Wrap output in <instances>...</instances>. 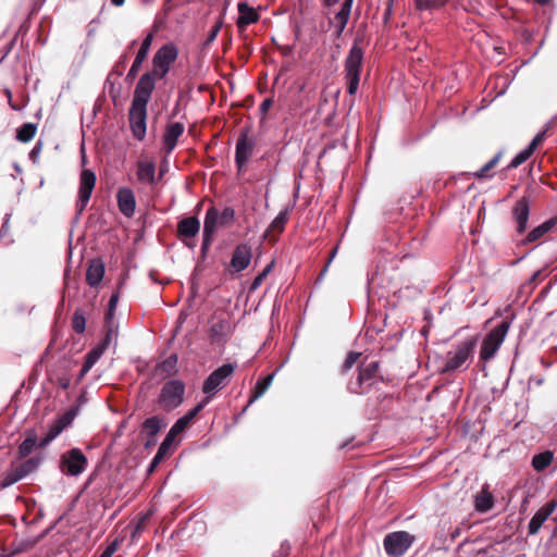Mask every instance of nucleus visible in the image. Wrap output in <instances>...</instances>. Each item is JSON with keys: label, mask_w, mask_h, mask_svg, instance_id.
<instances>
[{"label": "nucleus", "mask_w": 557, "mask_h": 557, "mask_svg": "<svg viewBox=\"0 0 557 557\" xmlns=\"http://www.w3.org/2000/svg\"><path fill=\"white\" fill-rule=\"evenodd\" d=\"M156 372L162 377L172 376L177 372V355L172 354L156 367Z\"/></svg>", "instance_id": "32"}, {"label": "nucleus", "mask_w": 557, "mask_h": 557, "mask_svg": "<svg viewBox=\"0 0 557 557\" xmlns=\"http://www.w3.org/2000/svg\"><path fill=\"white\" fill-rule=\"evenodd\" d=\"M125 2V0H111V3L115 7H121L123 5Z\"/></svg>", "instance_id": "62"}, {"label": "nucleus", "mask_w": 557, "mask_h": 557, "mask_svg": "<svg viewBox=\"0 0 557 557\" xmlns=\"http://www.w3.org/2000/svg\"><path fill=\"white\" fill-rule=\"evenodd\" d=\"M557 507L556 500H550L544 504L531 518L528 527L529 535H534L539 533L540 529L544 524V522L549 518V516L555 511Z\"/></svg>", "instance_id": "17"}, {"label": "nucleus", "mask_w": 557, "mask_h": 557, "mask_svg": "<svg viewBox=\"0 0 557 557\" xmlns=\"http://www.w3.org/2000/svg\"><path fill=\"white\" fill-rule=\"evenodd\" d=\"M336 252H337V247H335V248L332 250L331 256H330V258H329V261H327V263L325 264V267L322 269V271H321V273H320L319 277H323V276H324V274L326 273L327 268H329L330 263L332 262V260L334 259V257H335Z\"/></svg>", "instance_id": "56"}, {"label": "nucleus", "mask_w": 557, "mask_h": 557, "mask_svg": "<svg viewBox=\"0 0 557 557\" xmlns=\"http://www.w3.org/2000/svg\"><path fill=\"white\" fill-rule=\"evenodd\" d=\"M222 329H223V322L213 324L211 327V336L212 337L220 336Z\"/></svg>", "instance_id": "55"}, {"label": "nucleus", "mask_w": 557, "mask_h": 557, "mask_svg": "<svg viewBox=\"0 0 557 557\" xmlns=\"http://www.w3.org/2000/svg\"><path fill=\"white\" fill-rule=\"evenodd\" d=\"M554 460V453L552 450H545L536 454L532 457L531 465L537 472L544 471Z\"/></svg>", "instance_id": "34"}, {"label": "nucleus", "mask_w": 557, "mask_h": 557, "mask_svg": "<svg viewBox=\"0 0 557 557\" xmlns=\"http://www.w3.org/2000/svg\"><path fill=\"white\" fill-rule=\"evenodd\" d=\"M104 275V263L101 259H92L86 271V282L89 286H98Z\"/></svg>", "instance_id": "26"}, {"label": "nucleus", "mask_w": 557, "mask_h": 557, "mask_svg": "<svg viewBox=\"0 0 557 557\" xmlns=\"http://www.w3.org/2000/svg\"><path fill=\"white\" fill-rule=\"evenodd\" d=\"M476 346L478 336L468 337L453 345L451 349L446 354L442 372L453 373L467 370L474 358Z\"/></svg>", "instance_id": "1"}, {"label": "nucleus", "mask_w": 557, "mask_h": 557, "mask_svg": "<svg viewBox=\"0 0 557 557\" xmlns=\"http://www.w3.org/2000/svg\"><path fill=\"white\" fill-rule=\"evenodd\" d=\"M168 453V450L159 446L157 454L153 456L152 460L148 466V473H152L157 469V467L164 459Z\"/></svg>", "instance_id": "46"}, {"label": "nucleus", "mask_w": 557, "mask_h": 557, "mask_svg": "<svg viewBox=\"0 0 557 557\" xmlns=\"http://www.w3.org/2000/svg\"><path fill=\"white\" fill-rule=\"evenodd\" d=\"M235 219V210L233 208L226 207L224 210L220 213V224L225 225L233 222Z\"/></svg>", "instance_id": "48"}, {"label": "nucleus", "mask_w": 557, "mask_h": 557, "mask_svg": "<svg viewBox=\"0 0 557 557\" xmlns=\"http://www.w3.org/2000/svg\"><path fill=\"white\" fill-rule=\"evenodd\" d=\"M495 504L494 495L490 491L487 483L483 484L480 492L474 496V509L484 513L490 511Z\"/></svg>", "instance_id": "25"}, {"label": "nucleus", "mask_w": 557, "mask_h": 557, "mask_svg": "<svg viewBox=\"0 0 557 557\" xmlns=\"http://www.w3.org/2000/svg\"><path fill=\"white\" fill-rule=\"evenodd\" d=\"M536 3L541 4V5H545L547 4L550 0H534Z\"/></svg>", "instance_id": "63"}, {"label": "nucleus", "mask_w": 557, "mask_h": 557, "mask_svg": "<svg viewBox=\"0 0 557 557\" xmlns=\"http://www.w3.org/2000/svg\"><path fill=\"white\" fill-rule=\"evenodd\" d=\"M531 201L527 196L521 197L512 208V216L517 224V233L523 234L527 231L530 216Z\"/></svg>", "instance_id": "16"}, {"label": "nucleus", "mask_w": 557, "mask_h": 557, "mask_svg": "<svg viewBox=\"0 0 557 557\" xmlns=\"http://www.w3.org/2000/svg\"><path fill=\"white\" fill-rule=\"evenodd\" d=\"M251 247L247 244H239L235 247L231 265L236 272H242L248 268L251 261Z\"/></svg>", "instance_id": "19"}, {"label": "nucleus", "mask_w": 557, "mask_h": 557, "mask_svg": "<svg viewBox=\"0 0 557 557\" xmlns=\"http://www.w3.org/2000/svg\"><path fill=\"white\" fill-rule=\"evenodd\" d=\"M380 364L377 361H370L360 367L356 379L348 382L347 388L354 394H366L371 386L377 381Z\"/></svg>", "instance_id": "5"}, {"label": "nucleus", "mask_w": 557, "mask_h": 557, "mask_svg": "<svg viewBox=\"0 0 557 557\" xmlns=\"http://www.w3.org/2000/svg\"><path fill=\"white\" fill-rule=\"evenodd\" d=\"M136 176L141 184L154 186L157 184L154 161L149 159L139 160Z\"/></svg>", "instance_id": "21"}, {"label": "nucleus", "mask_w": 557, "mask_h": 557, "mask_svg": "<svg viewBox=\"0 0 557 557\" xmlns=\"http://www.w3.org/2000/svg\"><path fill=\"white\" fill-rule=\"evenodd\" d=\"M41 151V143H38L35 145V147L30 150L29 152V159L33 161V162H36L38 157H39V153Z\"/></svg>", "instance_id": "54"}, {"label": "nucleus", "mask_w": 557, "mask_h": 557, "mask_svg": "<svg viewBox=\"0 0 557 557\" xmlns=\"http://www.w3.org/2000/svg\"><path fill=\"white\" fill-rule=\"evenodd\" d=\"M500 158H502V152L499 151L487 163H485L479 171H476L473 175L479 180L492 177V174H490V171L498 163Z\"/></svg>", "instance_id": "39"}, {"label": "nucleus", "mask_w": 557, "mask_h": 557, "mask_svg": "<svg viewBox=\"0 0 557 557\" xmlns=\"http://www.w3.org/2000/svg\"><path fill=\"white\" fill-rule=\"evenodd\" d=\"M557 123V116L553 117L546 125V128L540 133H537L534 138L531 140L529 146L527 147L532 153L539 147V145L544 140L546 131L549 129L554 124Z\"/></svg>", "instance_id": "42"}, {"label": "nucleus", "mask_w": 557, "mask_h": 557, "mask_svg": "<svg viewBox=\"0 0 557 557\" xmlns=\"http://www.w3.org/2000/svg\"><path fill=\"white\" fill-rule=\"evenodd\" d=\"M354 0H344L341 10L335 14L331 24L334 28V37L339 38L347 26Z\"/></svg>", "instance_id": "20"}, {"label": "nucleus", "mask_w": 557, "mask_h": 557, "mask_svg": "<svg viewBox=\"0 0 557 557\" xmlns=\"http://www.w3.org/2000/svg\"><path fill=\"white\" fill-rule=\"evenodd\" d=\"M185 384L181 380L165 382L158 397V405L165 411H172L184 401Z\"/></svg>", "instance_id": "4"}, {"label": "nucleus", "mask_w": 557, "mask_h": 557, "mask_svg": "<svg viewBox=\"0 0 557 557\" xmlns=\"http://www.w3.org/2000/svg\"><path fill=\"white\" fill-rule=\"evenodd\" d=\"M509 327L510 322L504 320L486 334L480 348L481 360L486 362L495 357L506 338Z\"/></svg>", "instance_id": "3"}, {"label": "nucleus", "mask_w": 557, "mask_h": 557, "mask_svg": "<svg viewBox=\"0 0 557 557\" xmlns=\"http://www.w3.org/2000/svg\"><path fill=\"white\" fill-rule=\"evenodd\" d=\"M107 349L108 348H106L104 345L98 344L87 352L82 367V375H85L90 371V369L95 366V363L100 359Z\"/></svg>", "instance_id": "33"}, {"label": "nucleus", "mask_w": 557, "mask_h": 557, "mask_svg": "<svg viewBox=\"0 0 557 557\" xmlns=\"http://www.w3.org/2000/svg\"><path fill=\"white\" fill-rule=\"evenodd\" d=\"M117 546L119 540L115 539L102 550L99 557H112V555L116 552Z\"/></svg>", "instance_id": "51"}, {"label": "nucleus", "mask_w": 557, "mask_h": 557, "mask_svg": "<svg viewBox=\"0 0 557 557\" xmlns=\"http://www.w3.org/2000/svg\"><path fill=\"white\" fill-rule=\"evenodd\" d=\"M72 327L75 333L83 334L86 329L85 312L81 309L75 310L72 317Z\"/></svg>", "instance_id": "41"}, {"label": "nucleus", "mask_w": 557, "mask_h": 557, "mask_svg": "<svg viewBox=\"0 0 557 557\" xmlns=\"http://www.w3.org/2000/svg\"><path fill=\"white\" fill-rule=\"evenodd\" d=\"M219 30H220V27H219V26H218V27H215V28L212 30V33L210 34V36H209V40H213V39L215 38V36L218 35Z\"/></svg>", "instance_id": "59"}, {"label": "nucleus", "mask_w": 557, "mask_h": 557, "mask_svg": "<svg viewBox=\"0 0 557 557\" xmlns=\"http://www.w3.org/2000/svg\"><path fill=\"white\" fill-rule=\"evenodd\" d=\"M4 92H5V97H8V100H9V104H10V107H11L13 110H15V111H16V110H17V107H16V106L13 103V101H12V92H11V90H10V89H5V90H4Z\"/></svg>", "instance_id": "58"}, {"label": "nucleus", "mask_w": 557, "mask_h": 557, "mask_svg": "<svg viewBox=\"0 0 557 557\" xmlns=\"http://www.w3.org/2000/svg\"><path fill=\"white\" fill-rule=\"evenodd\" d=\"M157 76L153 72H147L138 79L132 102L147 106L156 86Z\"/></svg>", "instance_id": "13"}, {"label": "nucleus", "mask_w": 557, "mask_h": 557, "mask_svg": "<svg viewBox=\"0 0 557 557\" xmlns=\"http://www.w3.org/2000/svg\"><path fill=\"white\" fill-rule=\"evenodd\" d=\"M128 120L133 136L143 140L146 136L147 106L131 103Z\"/></svg>", "instance_id": "11"}, {"label": "nucleus", "mask_w": 557, "mask_h": 557, "mask_svg": "<svg viewBox=\"0 0 557 557\" xmlns=\"http://www.w3.org/2000/svg\"><path fill=\"white\" fill-rule=\"evenodd\" d=\"M36 447H39L37 433L34 429H29L25 432V438L18 446V457L25 458L29 456Z\"/></svg>", "instance_id": "30"}, {"label": "nucleus", "mask_w": 557, "mask_h": 557, "mask_svg": "<svg viewBox=\"0 0 557 557\" xmlns=\"http://www.w3.org/2000/svg\"><path fill=\"white\" fill-rule=\"evenodd\" d=\"M360 357V354L359 352H349L348 356L346 357L345 359V362H344V366H343V369L346 371L348 369H350L356 362L357 360L359 359Z\"/></svg>", "instance_id": "52"}, {"label": "nucleus", "mask_w": 557, "mask_h": 557, "mask_svg": "<svg viewBox=\"0 0 557 557\" xmlns=\"http://www.w3.org/2000/svg\"><path fill=\"white\" fill-rule=\"evenodd\" d=\"M87 458L79 448H72L61 456L60 470L63 474L78 476L87 468Z\"/></svg>", "instance_id": "9"}, {"label": "nucleus", "mask_w": 557, "mask_h": 557, "mask_svg": "<svg viewBox=\"0 0 557 557\" xmlns=\"http://www.w3.org/2000/svg\"><path fill=\"white\" fill-rule=\"evenodd\" d=\"M459 5L468 12H476L479 1L478 0H458Z\"/></svg>", "instance_id": "50"}, {"label": "nucleus", "mask_w": 557, "mask_h": 557, "mask_svg": "<svg viewBox=\"0 0 557 557\" xmlns=\"http://www.w3.org/2000/svg\"><path fill=\"white\" fill-rule=\"evenodd\" d=\"M362 62L363 50L356 41L350 48L349 53L344 62L347 91L351 96L355 95L359 88Z\"/></svg>", "instance_id": "2"}, {"label": "nucleus", "mask_w": 557, "mask_h": 557, "mask_svg": "<svg viewBox=\"0 0 557 557\" xmlns=\"http://www.w3.org/2000/svg\"><path fill=\"white\" fill-rule=\"evenodd\" d=\"M416 536L407 531L388 533L383 540L385 553L389 557H403L414 543Z\"/></svg>", "instance_id": "7"}, {"label": "nucleus", "mask_w": 557, "mask_h": 557, "mask_svg": "<svg viewBox=\"0 0 557 557\" xmlns=\"http://www.w3.org/2000/svg\"><path fill=\"white\" fill-rule=\"evenodd\" d=\"M533 153L528 149L521 150L519 153H517L513 159L508 164L507 169H516L522 163H524Z\"/></svg>", "instance_id": "43"}, {"label": "nucleus", "mask_w": 557, "mask_h": 557, "mask_svg": "<svg viewBox=\"0 0 557 557\" xmlns=\"http://www.w3.org/2000/svg\"><path fill=\"white\" fill-rule=\"evenodd\" d=\"M208 405V400H202L194 408L189 409L183 417L176 420L172 425L173 433H182L189 425V423L198 416V413Z\"/></svg>", "instance_id": "29"}, {"label": "nucleus", "mask_w": 557, "mask_h": 557, "mask_svg": "<svg viewBox=\"0 0 557 557\" xmlns=\"http://www.w3.org/2000/svg\"><path fill=\"white\" fill-rule=\"evenodd\" d=\"M237 9L238 17L236 25L239 29H245L248 25L253 24L259 20V14L246 2H239Z\"/></svg>", "instance_id": "27"}, {"label": "nucleus", "mask_w": 557, "mask_h": 557, "mask_svg": "<svg viewBox=\"0 0 557 557\" xmlns=\"http://www.w3.org/2000/svg\"><path fill=\"white\" fill-rule=\"evenodd\" d=\"M180 434H181L180 432L173 433V426H171L169 433L166 434L165 438L161 443L160 447H162V448H164L165 450L169 451V449H170L171 445L173 444L175 437L177 435H180Z\"/></svg>", "instance_id": "49"}, {"label": "nucleus", "mask_w": 557, "mask_h": 557, "mask_svg": "<svg viewBox=\"0 0 557 557\" xmlns=\"http://www.w3.org/2000/svg\"><path fill=\"white\" fill-rule=\"evenodd\" d=\"M117 300H119V295L117 294H112L110 299H109L108 310H107V313H106V323L107 324H110L111 322H114V312H115V308H116V305H117Z\"/></svg>", "instance_id": "45"}, {"label": "nucleus", "mask_w": 557, "mask_h": 557, "mask_svg": "<svg viewBox=\"0 0 557 557\" xmlns=\"http://www.w3.org/2000/svg\"><path fill=\"white\" fill-rule=\"evenodd\" d=\"M264 278H265V273H261V272H260V273H259V274L253 278V281H252V283H251V285H250V287H249L250 292H255V290H257V289L261 286V284H262V282H263V280H264Z\"/></svg>", "instance_id": "53"}, {"label": "nucleus", "mask_w": 557, "mask_h": 557, "mask_svg": "<svg viewBox=\"0 0 557 557\" xmlns=\"http://www.w3.org/2000/svg\"><path fill=\"white\" fill-rule=\"evenodd\" d=\"M119 210L126 218H132L136 209V199L134 191L128 187H121L116 193Z\"/></svg>", "instance_id": "18"}, {"label": "nucleus", "mask_w": 557, "mask_h": 557, "mask_svg": "<svg viewBox=\"0 0 557 557\" xmlns=\"http://www.w3.org/2000/svg\"><path fill=\"white\" fill-rule=\"evenodd\" d=\"M271 106H272V99H270V98L264 99V100L261 102V104H260V111H261V113H263V114H264V113H267V112L269 111V109H270V107H271Z\"/></svg>", "instance_id": "57"}, {"label": "nucleus", "mask_w": 557, "mask_h": 557, "mask_svg": "<svg viewBox=\"0 0 557 557\" xmlns=\"http://www.w3.org/2000/svg\"><path fill=\"white\" fill-rule=\"evenodd\" d=\"M42 458L40 456H35L32 458L26 459L25 461L16 465V468L18 469L21 475L26 478L32 472L36 471L41 463Z\"/></svg>", "instance_id": "37"}, {"label": "nucleus", "mask_w": 557, "mask_h": 557, "mask_svg": "<svg viewBox=\"0 0 557 557\" xmlns=\"http://www.w3.org/2000/svg\"><path fill=\"white\" fill-rule=\"evenodd\" d=\"M97 177L91 170H83L79 177L78 199L76 202L77 214H82L86 209L92 190L95 188Z\"/></svg>", "instance_id": "10"}, {"label": "nucleus", "mask_w": 557, "mask_h": 557, "mask_svg": "<svg viewBox=\"0 0 557 557\" xmlns=\"http://www.w3.org/2000/svg\"><path fill=\"white\" fill-rule=\"evenodd\" d=\"M220 212L215 207H210L205 216L203 221V230H202V245L201 251L206 253L213 240L214 233L216 231L218 224L220 223Z\"/></svg>", "instance_id": "15"}, {"label": "nucleus", "mask_w": 557, "mask_h": 557, "mask_svg": "<svg viewBox=\"0 0 557 557\" xmlns=\"http://www.w3.org/2000/svg\"><path fill=\"white\" fill-rule=\"evenodd\" d=\"M255 139L248 136V132L240 133L236 141L235 164L240 172L246 166L248 160L253 153Z\"/></svg>", "instance_id": "14"}, {"label": "nucleus", "mask_w": 557, "mask_h": 557, "mask_svg": "<svg viewBox=\"0 0 557 557\" xmlns=\"http://www.w3.org/2000/svg\"><path fill=\"white\" fill-rule=\"evenodd\" d=\"M106 326H107L106 336L101 341L100 344L104 345V347L108 348L110 346L111 342L113 339L115 341L117 337V326L114 324V322H111L110 324L106 323Z\"/></svg>", "instance_id": "44"}, {"label": "nucleus", "mask_w": 557, "mask_h": 557, "mask_svg": "<svg viewBox=\"0 0 557 557\" xmlns=\"http://www.w3.org/2000/svg\"><path fill=\"white\" fill-rule=\"evenodd\" d=\"M272 265H273V262H271L270 264H268L262 271L261 273H265V277L268 276V274L270 273L271 269H272Z\"/></svg>", "instance_id": "60"}, {"label": "nucleus", "mask_w": 557, "mask_h": 557, "mask_svg": "<svg viewBox=\"0 0 557 557\" xmlns=\"http://www.w3.org/2000/svg\"><path fill=\"white\" fill-rule=\"evenodd\" d=\"M37 132V125L34 123H25L18 129L16 139L22 143H27L34 138Z\"/></svg>", "instance_id": "38"}, {"label": "nucleus", "mask_w": 557, "mask_h": 557, "mask_svg": "<svg viewBox=\"0 0 557 557\" xmlns=\"http://www.w3.org/2000/svg\"><path fill=\"white\" fill-rule=\"evenodd\" d=\"M184 133V125L180 122L171 123L163 134V147L166 153H171L176 147L178 138Z\"/></svg>", "instance_id": "24"}, {"label": "nucleus", "mask_w": 557, "mask_h": 557, "mask_svg": "<svg viewBox=\"0 0 557 557\" xmlns=\"http://www.w3.org/2000/svg\"><path fill=\"white\" fill-rule=\"evenodd\" d=\"M153 35L150 33L148 34L141 41L140 48L135 57V60L127 73V78L133 79L136 77L143 62L147 59V55L149 53L151 44H152Z\"/></svg>", "instance_id": "22"}, {"label": "nucleus", "mask_w": 557, "mask_h": 557, "mask_svg": "<svg viewBox=\"0 0 557 557\" xmlns=\"http://www.w3.org/2000/svg\"><path fill=\"white\" fill-rule=\"evenodd\" d=\"M556 223V219H549L545 221L544 223L529 232L525 238L522 240V244L534 243L541 239L545 234H547L549 231L554 228Z\"/></svg>", "instance_id": "31"}, {"label": "nucleus", "mask_w": 557, "mask_h": 557, "mask_svg": "<svg viewBox=\"0 0 557 557\" xmlns=\"http://www.w3.org/2000/svg\"><path fill=\"white\" fill-rule=\"evenodd\" d=\"M234 370L235 366L232 363H224L215 369L203 382L202 392L206 394L203 400L209 403L218 392L224 388Z\"/></svg>", "instance_id": "6"}, {"label": "nucleus", "mask_w": 557, "mask_h": 557, "mask_svg": "<svg viewBox=\"0 0 557 557\" xmlns=\"http://www.w3.org/2000/svg\"><path fill=\"white\" fill-rule=\"evenodd\" d=\"M200 230V222L196 216L184 218L177 223V234L184 238H194Z\"/></svg>", "instance_id": "28"}, {"label": "nucleus", "mask_w": 557, "mask_h": 557, "mask_svg": "<svg viewBox=\"0 0 557 557\" xmlns=\"http://www.w3.org/2000/svg\"><path fill=\"white\" fill-rule=\"evenodd\" d=\"M165 425L166 422L164 418L160 416H152L147 418L141 424V432L149 437L146 445L154 444L156 436Z\"/></svg>", "instance_id": "23"}, {"label": "nucleus", "mask_w": 557, "mask_h": 557, "mask_svg": "<svg viewBox=\"0 0 557 557\" xmlns=\"http://www.w3.org/2000/svg\"><path fill=\"white\" fill-rule=\"evenodd\" d=\"M339 0H324V5L332 7L336 4Z\"/></svg>", "instance_id": "61"}, {"label": "nucleus", "mask_w": 557, "mask_h": 557, "mask_svg": "<svg viewBox=\"0 0 557 557\" xmlns=\"http://www.w3.org/2000/svg\"><path fill=\"white\" fill-rule=\"evenodd\" d=\"M61 386H62L63 388H66V387L69 386V381L62 382V383H61Z\"/></svg>", "instance_id": "64"}, {"label": "nucleus", "mask_w": 557, "mask_h": 557, "mask_svg": "<svg viewBox=\"0 0 557 557\" xmlns=\"http://www.w3.org/2000/svg\"><path fill=\"white\" fill-rule=\"evenodd\" d=\"M75 418V411L69 410L61 416L57 417L49 425L47 434L39 441V447L48 446L54 438H57L64 429L70 426Z\"/></svg>", "instance_id": "12"}, {"label": "nucleus", "mask_w": 557, "mask_h": 557, "mask_svg": "<svg viewBox=\"0 0 557 557\" xmlns=\"http://www.w3.org/2000/svg\"><path fill=\"white\" fill-rule=\"evenodd\" d=\"M21 480H23V476L16 468V463H11L0 481V488H8Z\"/></svg>", "instance_id": "35"}, {"label": "nucleus", "mask_w": 557, "mask_h": 557, "mask_svg": "<svg viewBox=\"0 0 557 557\" xmlns=\"http://www.w3.org/2000/svg\"><path fill=\"white\" fill-rule=\"evenodd\" d=\"M178 55L175 45L168 44L158 49L152 59L153 70L158 79H162L169 73L171 65Z\"/></svg>", "instance_id": "8"}, {"label": "nucleus", "mask_w": 557, "mask_h": 557, "mask_svg": "<svg viewBox=\"0 0 557 557\" xmlns=\"http://www.w3.org/2000/svg\"><path fill=\"white\" fill-rule=\"evenodd\" d=\"M273 376H274L273 374H269L262 381L257 382L256 387L253 389V394L249 399V404L253 403L256 399H258L260 396H262L264 394V392L270 386V384L273 380Z\"/></svg>", "instance_id": "40"}, {"label": "nucleus", "mask_w": 557, "mask_h": 557, "mask_svg": "<svg viewBox=\"0 0 557 557\" xmlns=\"http://www.w3.org/2000/svg\"><path fill=\"white\" fill-rule=\"evenodd\" d=\"M449 0H413L414 8L420 11H438L445 8Z\"/></svg>", "instance_id": "36"}, {"label": "nucleus", "mask_w": 557, "mask_h": 557, "mask_svg": "<svg viewBox=\"0 0 557 557\" xmlns=\"http://www.w3.org/2000/svg\"><path fill=\"white\" fill-rule=\"evenodd\" d=\"M287 222V213L280 212L277 216L271 223V230L282 232L284 230V225Z\"/></svg>", "instance_id": "47"}]
</instances>
